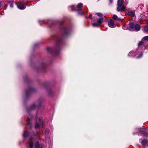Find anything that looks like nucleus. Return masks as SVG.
<instances>
[{
	"mask_svg": "<svg viewBox=\"0 0 148 148\" xmlns=\"http://www.w3.org/2000/svg\"><path fill=\"white\" fill-rule=\"evenodd\" d=\"M99 25L98 23H94L92 24V25L94 27H97Z\"/></svg>",
	"mask_w": 148,
	"mask_h": 148,
	"instance_id": "23",
	"label": "nucleus"
},
{
	"mask_svg": "<svg viewBox=\"0 0 148 148\" xmlns=\"http://www.w3.org/2000/svg\"><path fill=\"white\" fill-rule=\"evenodd\" d=\"M112 18L115 20H117V21L119 22L121 21V19L120 18H118L117 16L115 15L114 14L112 17Z\"/></svg>",
	"mask_w": 148,
	"mask_h": 148,
	"instance_id": "12",
	"label": "nucleus"
},
{
	"mask_svg": "<svg viewBox=\"0 0 148 148\" xmlns=\"http://www.w3.org/2000/svg\"><path fill=\"white\" fill-rule=\"evenodd\" d=\"M23 79L24 81L25 82H27L28 83H29L30 82L29 81L27 77V75H25L23 77Z\"/></svg>",
	"mask_w": 148,
	"mask_h": 148,
	"instance_id": "18",
	"label": "nucleus"
},
{
	"mask_svg": "<svg viewBox=\"0 0 148 148\" xmlns=\"http://www.w3.org/2000/svg\"><path fill=\"white\" fill-rule=\"evenodd\" d=\"M144 43L142 41H140L139 43L138 44V47H139L141 46H143L144 45Z\"/></svg>",
	"mask_w": 148,
	"mask_h": 148,
	"instance_id": "22",
	"label": "nucleus"
},
{
	"mask_svg": "<svg viewBox=\"0 0 148 148\" xmlns=\"http://www.w3.org/2000/svg\"><path fill=\"white\" fill-rule=\"evenodd\" d=\"M146 22L147 23V24H148V19H147L146 20Z\"/></svg>",
	"mask_w": 148,
	"mask_h": 148,
	"instance_id": "37",
	"label": "nucleus"
},
{
	"mask_svg": "<svg viewBox=\"0 0 148 148\" xmlns=\"http://www.w3.org/2000/svg\"><path fill=\"white\" fill-rule=\"evenodd\" d=\"M35 89L32 87H29L28 89L25 91V98L27 99L30 96L32 93L35 92Z\"/></svg>",
	"mask_w": 148,
	"mask_h": 148,
	"instance_id": "6",
	"label": "nucleus"
},
{
	"mask_svg": "<svg viewBox=\"0 0 148 148\" xmlns=\"http://www.w3.org/2000/svg\"><path fill=\"white\" fill-rule=\"evenodd\" d=\"M143 39L145 40L148 41V36H146L143 38Z\"/></svg>",
	"mask_w": 148,
	"mask_h": 148,
	"instance_id": "29",
	"label": "nucleus"
},
{
	"mask_svg": "<svg viewBox=\"0 0 148 148\" xmlns=\"http://www.w3.org/2000/svg\"><path fill=\"white\" fill-rule=\"evenodd\" d=\"M135 133H134H134H133V135H135Z\"/></svg>",
	"mask_w": 148,
	"mask_h": 148,
	"instance_id": "39",
	"label": "nucleus"
},
{
	"mask_svg": "<svg viewBox=\"0 0 148 148\" xmlns=\"http://www.w3.org/2000/svg\"><path fill=\"white\" fill-rule=\"evenodd\" d=\"M8 3L10 4V5L11 8H12L13 6V4L12 3H11V1H8Z\"/></svg>",
	"mask_w": 148,
	"mask_h": 148,
	"instance_id": "27",
	"label": "nucleus"
},
{
	"mask_svg": "<svg viewBox=\"0 0 148 148\" xmlns=\"http://www.w3.org/2000/svg\"><path fill=\"white\" fill-rule=\"evenodd\" d=\"M58 23L61 26L60 27V30L63 37L66 38L70 36L71 30L70 26L69 25L62 26L64 24L63 22H58Z\"/></svg>",
	"mask_w": 148,
	"mask_h": 148,
	"instance_id": "2",
	"label": "nucleus"
},
{
	"mask_svg": "<svg viewBox=\"0 0 148 148\" xmlns=\"http://www.w3.org/2000/svg\"><path fill=\"white\" fill-rule=\"evenodd\" d=\"M17 7L18 9L21 10H24L25 8V7L24 6L23 3L21 2L19 3L18 5L17 6Z\"/></svg>",
	"mask_w": 148,
	"mask_h": 148,
	"instance_id": "10",
	"label": "nucleus"
},
{
	"mask_svg": "<svg viewBox=\"0 0 148 148\" xmlns=\"http://www.w3.org/2000/svg\"><path fill=\"white\" fill-rule=\"evenodd\" d=\"M92 17V14H90L89 16V17H88V18H91Z\"/></svg>",
	"mask_w": 148,
	"mask_h": 148,
	"instance_id": "35",
	"label": "nucleus"
},
{
	"mask_svg": "<svg viewBox=\"0 0 148 148\" xmlns=\"http://www.w3.org/2000/svg\"><path fill=\"white\" fill-rule=\"evenodd\" d=\"M129 27L132 30L135 31H138L140 30L141 29L140 26L139 24L135 23L133 21L129 23Z\"/></svg>",
	"mask_w": 148,
	"mask_h": 148,
	"instance_id": "4",
	"label": "nucleus"
},
{
	"mask_svg": "<svg viewBox=\"0 0 148 148\" xmlns=\"http://www.w3.org/2000/svg\"><path fill=\"white\" fill-rule=\"evenodd\" d=\"M55 23H54V22H53L52 23V25H50V27H52L53 26V25H54V24Z\"/></svg>",
	"mask_w": 148,
	"mask_h": 148,
	"instance_id": "34",
	"label": "nucleus"
},
{
	"mask_svg": "<svg viewBox=\"0 0 148 148\" xmlns=\"http://www.w3.org/2000/svg\"><path fill=\"white\" fill-rule=\"evenodd\" d=\"M29 134L27 132H24L23 134V136L24 138L27 137L29 135Z\"/></svg>",
	"mask_w": 148,
	"mask_h": 148,
	"instance_id": "19",
	"label": "nucleus"
},
{
	"mask_svg": "<svg viewBox=\"0 0 148 148\" xmlns=\"http://www.w3.org/2000/svg\"><path fill=\"white\" fill-rule=\"evenodd\" d=\"M31 119L28 118L27 119V123L30 126L31 125Z\"/></svg>",
	"mask_w": 148,
	"mask_h": 148,
	"instance_id": "24",
	"label": "nucleus"
},
{
	"mask_svg": "<svg viewBox=\"0 0 148 148\" xmlns=\"http://www.w3.org/2000/svg\"><path fill=\"white\" fill-rule=\"evenodd\" d=\"M33 139V138L32 137H31L29 138V140L31 141V142H32V141Z\"/></svg>",
	"mask_w": 148,
	"mask_h": 148,
	"instance_id": "33",
	"label": "nucleus"
},
{
	"mask_svg": "<svg viewBox=\"0 0 148 148\" xmlns=\"http://www.w3.org/2000/svg\"><path fill=\"white\" fill-rule=\"evenodd\" d=\"M39 127V125L38 123H36L35 124V127L36 128H37Z\"/></svg>",
	"mask_w": 148,
	"mask_h": 148,
	"instance_id": "31",
	"label": "nucleus"
},
{
	"mask_svg": "<svg viewBox=\"0 0 148 148\" xmlns=\"http://www.w3.org/2000/svg\"><path fill=\"white\" fill-rule=\"evenodd\" d=\"M29 147L30 148H32L33 147V142H31L29 144Z\"/></svg>",
	"mask_w": 148,
	"mask_h": 148,
	"instance_id": "30",
	"label": "nucleus"
},
{
	"mask_svg": "<svg viewBox=\"0 0 148 148\" xmlns=\"http://www.w3.org/2000/svg\"><path fill=\"white\" fill-rule=\"evenodd\" d=\"M96 14L99 17H102L103 16V15L101 13H97Z\"/></svg>",
	"mask_w": 148,
	"mask_h": 148,
	"instance_id": "28",
	"label": "nucleus"
},
{
	"mask_svg": "<svg viewBox=\"0 0 148 148\" xmlns=\"http://www.w3.org/2000/svg\"><path fill=\"white\" fill-rule=\"evenodd\" d=\"M148 143V140L147 139H144L142 141L141 143L143 146L146 147Z\"/></svg>",
	"mask_w": 148,
	"mask_h": 148,
	"instance_id": "13",
	"label": "nucleus"
},
{
	"mask_svg": "<svg viewBox=\"0 0 148 148\" xmlns=\"http://www.w3.org/2000/svg\"><path fill=\"white\" fill-rule=\"evenodd\" d=\"M46 66V64L42 62L40 63V66L38 68L36 67L35 69L37 72L42 71L44 72L45 71Z\"/></svg>",
	"mask_w": 148,
	"mask_h": 148,
	"instance_id": "5",
	"label": "nucleus"
},
{
	"mask_svg": "<svg viewBox=\"0 0 148 148\" xmlns=\"http://www.w3.org/2000/svg\"><path fill=\"white\" fill-rule=\"evenodd\" d=\"M138 130L141 135L145 136H148V131L146 128H138Z\"/></svg>",
	"mask_w": 148,
	"mask_h": 148,
	"instance_id": "8",
	"label": "nucleus"
},
{
	"mask_svg": "<svg viewBox=\"0 0 148 148\" xmlns=\"http://www.w3.org/2000/svg\"><path fill=\"white\" fill-rule=\"evenodd\" d=\"M78 12V14L80 15H83L84 14V12L82 10V9L78 10H76Z\"/></svg>",
	"mask_w": 148,
	"mask_h": 148,
	"instance_id": "16",
	"label": "nucleus"
},
{
	"mask_svg": "<svg viewBox=\"0 0 148 148\" xmlns=\"http://www.w3.org/2000/svg\"><path fill=\"white\" fill-rule=\"evenodd\" d=\"M37 116H36V118Z\"/></svg>",
	"mask_w": 148,
	"mask_h": 148,
	"instance_id": "42",
	"label": "nucleus"
},
{
	"mask_svg": "<svg viewBox=\"0 0 148 148\" xmlns=\"http://www.w3.org/2000/svg\"><path fill=\"white\" fill-rule=\"evenodd\" d=\"M11 2H14V1H12Z\"/></svg>",
	"mask_w": 148,
	"mask_h": 148,
	"instance_id": "40",
	"label": "nucleus"
},
{
	"mask_svg": "<svg viewBox=\"0 0 148 148\" xmlns=\"http://www.w3.org/2000/svg\"><path fill=\"white\" fill-rule=\"evenodd\" d=\"M35 148H40V145L38 143V142H37L36 144L35 145Z\"/></svg>",
	"mask_w": 148,
	"mask_h": 148,
	"instance_id": "26",
	"label": "nucleus"
},
{
	"mask_svg": "<svg viewBox=\"0 0 148 148\" xmlns=\"http://www.w3.org/2000/svg\"><path fill=\"white\" fill-rule=\"evenodd\" d=\"M43 85L46 88H47V87L49 86V83L47 82H45V83L43 84Z\"/></svg>",
	"mask_w": 148,
	"mask_h": 148,
	"instance_id": "21",
	"label": "nucleus"
},
{
	"mask_svg": "<svg viewBox=\"0 0 148 148\" xmlns=\"http://www.w3.org/2000/svg\"><path fill=\"white\" fill-rule=\"evenodd\" d=\"M44 99L43 98H40L38 101H36L35 103H33L31 106H28L26 108L27 112L30 115V112L32 111L35 110L36 107H40L42 104Z\"/></svg>",
	"mask_w": 148,
	"mask_h": 148,
	"instance_id": "3",
	"label": "nucleus"
},
{
	"mask_svg": "<svg viewBox=\"0 0 148 148\" xmlns=\"http://www.w3.org/2000/svg\"><path fill=\"white\" fill-rule=\"evenodd\" d=\"M108 25L110 27L114 28L115 27L114 21L112 19H110L108 23Z\"/></svg>",
	"mask_w": 148,
	"mask_h": 148,
	"instance_id": "11",
	"label": "nucleus"
},
{
	"mask_svg": "<svg viewBox=\"0 0 148 148\" xmlns=\"http://www.w3.org/2000/svg\"><path fill=\"white\" fill-rule=\"evenodd\" d=\"M48 94L50 96H51L53 94V92L50 88L47 89Z\"/></svg>",
	"mask_w": 148,
	"mask_h": 148,
	"instance_id": "17",
	"label": "nucleus"
},
{
	"mask_svg": "<svg viewBox=\"0 0 148 148\" xmlns=\"http://www.w3.org/2000/svg\"><path fill=\"white\" fill-rule=\"evenodd\" d=\"M51 38V39L54 38L56 39L55 46L52 47H47L46 48L47 51L48 53L53 55H58L60 53L62 46L64 43L63 38L62 37L56 35L53 36Z\"/></svg>",
	"mask_w": 148,
	"mask_h": 148,
	"instance_id": "1",
	"label": "nucleus"
},
{
	"mask_svg": "<svg viewBox=\"0 0 148 148\" xmlns=\"http://www.w3.org/2000/svg\"><path fill=\"white\" fill-rule=\"evenodd\" d=\"M7 5L6 6V8L7 7Z\"/></svg>",
	"mask_w": 148,
	"mask_h": 148,
	"instance_id": "41",
	"label": "nucleus"
},
{
	"mask_svg": "<svg viewBox=\"0 0 148 148\" xmlns=\"http://www.w3.org/2000/svg\"><path fill=\"white\" fill-rule=\"evenodd\" d=\"M131 52H130L129 53V55L130 56V55H131Z\"/></svg>",
	"mask_w": 148,
	"mask_h": 148,
	"instance_id": "38",
	"label": "nucleus"
},
{
	"mask_svg": "<svg viewBox=\"0 0 148 148\" xmlns=\"http://www.w3.org/2000/svg\"><path fill=\"white\" fill-rule=\"evenodd\" d=\"M128 14L132 17H134L135 15L134 12L131 11L128 12Z\"/></svg>",
	"mask_w": 148,
	"mask_h": 148,
	"instance_id": "14",
	"label": "nucleus"
},
{
	"mask_svg": "<svg viewBox=\"0 0 148 148\" xmlns=\"http://www.w3.org/2000/svg\"><path fill=\"white\" fill-rule=\"evenodd\" d=\"M103 20V18H100L98 21L97 23L99 25H100L102 23Z\"/></svg>",
	"mask_w": 148,
	"mask_h": 148,
	"instance_id": "20",
	"label": "nucleus"
},
{
	"mask_svg": "<svg viewBox=\"0 0 148 148\" xmlns=\"http://www.w3.org/2000/svg\"><path fill=\"white\" fill-rule=\"evenodd\" d=\"M144 29L145 32L148 33V25L145 26Z\"/></svg>",
	"mask_w": 148,
	"mask_h": 148,
	"instance_id": "25",
	"label": "nucleus"
},
{
	"mask_svg": "<svg viewBox=\"0 0 148 148\" xmlns=\"http://www.w3.org/2000/svg\"><path fill=\"white\" fill-rule=\"evenodd\" d=\"M116 8V10L118 12H120L122 10L125 11L126 10V7L124 5L122 6H120L119 5Z\"/></svg>",
	"mask_w": 148,
	"mask_h": 148,
	"instance_id": "9",
	"label": "nucleus"
},
{
	"mask_svg": "<svg viewBox=\"0 0 148 148\" xmlns=\"http://www.w3.org/2000/svg\"><path fill=\"white\" fill-rule=\"evenodd\" d=\"M143 56V53H141L140 55H139L138 56L137 58H141Z\"/></svg>",
	"mask_w": 148,
	"mask_h": 148,
	"instance_id": "32",
	"label": "nucleus"
},
{
	"mask_svg": "<svg viewBox=\"0 0 148 148\" xmlns=\"http://www.w3.org/2000/svg\"><path fill=\"white\" fill-rule=\"evenodd\" d=\"M83 5L82 3H79L78 5L75 7L72 5L71 7V10L72 11H76L78 10L82 9Z\"/></svg>",
	"mask_w": 148,
	"mask_h": 148,
	"instance_id": "7",
	"label": "nucleus"
},
{
	"mask_svg": "<svg viewBox=\"0 0 148 148\" xmlns=\"http://www.w3.org/2000/svg\"><path fill=\"white\" fill-rule=\"evenodd\" d=\"M110 2L111 3H112L113 2V0H110Z\"/></svg>",
	"mask_w": 148,
	"mask_h": 148,
	"instance_id": "36",
	"label": "nucleus"
},
{
	"mask_svg": "<svg viewBox=\"0 0 148 148\" xmlns=\"http://www.w3.org/2000/svg\"><path fill=\"white\" fill-rule=\"evenodd\" d=\"M123 0H118L117 5L120 6H122L123 5Z\"/></svg>",
	"mask_w": 148,
	"mask_h": 148,
	"instance_id": "15",
	"label": "nucleus"
}]
</instances>
